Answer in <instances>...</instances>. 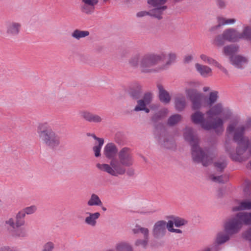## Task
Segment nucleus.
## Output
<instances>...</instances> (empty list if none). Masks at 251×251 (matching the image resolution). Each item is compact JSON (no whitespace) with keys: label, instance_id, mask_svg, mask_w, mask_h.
<instances>
[{"label":"nucleus","instance_id":"nucleus-45","mask_svg":"<svg viewBox=\"0 0 251 251\" xmlns=\"http://www.w3.org/2000/svg\"><path fill=\"white\" fill-rule=\"evenodd\" d=\"M217 6L221 9L226 8V4L224 0H215Z\"/></svg>","mask_w":251,"mask_h":251},{"label":"nucleus","instance_id":"nucleus-55","mask_svg":"<svg viewBox=\"0 0 251 251\" xmlns=\"http://www.w3.org/2000/svg\"><path fill=\"white\" fill-rule=\"evenodd\" d=\"M244 151H245L244 149H243L241 148H239L237 149V152L238 154L241 155L243 153V152H244Z\"/></svg>","mask_w":251,"mask_h":251},{"label":"nucleus","instance_id":"nucleus-32","mask_svg":"<svg viewBox=\"0 0 251 251\" xmlns=\"http://www.w3.org/2000/svg\"><path fill=\"white\" fill-rule=\"evenodd\" d=\"M37 211V207L35 205H31L29 206L25 207L23 210L18 211L17 213L22 214L23 216H21V218L25 219L26 215H29L34 214Z\"/></svg>","mask_w":251,"mask_h":251},{"label":"nucleus","instance_id":"nucleus-51","mask_svg":"<svg viewBox=\"0 0 251 251\" xmlns=\"http://www.w3.org/2000/svg\"><path fill=\"white\" fill-rule=\"evenodd\" d=\"M147 15L150 16V11H140L136 14V16L138 17H142L147 16Z\"/></svg>","mask_w":251,"mask_h":251},{"label":"nucleus","instance_id":"nucleus-54","mask_svg":"<svg viewBox=\"0 0 251 251\" xmlns=\"http://www.w3.org/2000/svg\"><path fill=\"white\" fill-rule=\"evenodd\" d=\"M0 251H12V250L8 247H3L0 248Z\"/></svg>","mask_w":251,"mask_h":251},{"label":"nucleus","instance_id":"nucleus-36","mask_svg":"<svg viewBox=\"0 0 251 251\" xmlns=\"http://www.w3.org/2000/svg\"><path fill=\"white\" fill-rule=\"evenodd\" d=\"M199 58L203 63H207L214 66H215L217 62L216 60L203 53L200 54Z\"/></svg>","mask_w":251,"mask_h":251},{"label":"nucleus","instance_id":"nucleus-27","mask_svg":"<svg viewBox=\"0 0 251 251\" xmlns=\"http://www.w3.org/2000/svg\"><path fill=\"white\" fill-rule=\"evenodd\" d=\"M93 137L96 140L95 145L93 147V151L95 153L96 157H99L100 156V151L102 146L104 143V140L102 138L97 137L95 135H92Z\"/></svg>","mask_w":251,"mask_h":251},{"label":"nucleus","instance_id":"nucleus-63","mask_svg":"<svg viewBox=\"0 0 251 251\" xmlns=\"http://www.w3.org/2000/svg\"><path fill=\"white\" fill-rule=\"evenodd\" d=\"M0 202H1V200H0Z\"/></svg>","mask_w":251,"mask_h":251},{"label":"nucleus","instance_id":"nucleus-23","mask_svg":"<svg viewBox=\"0 0 251 251\" xmlns=\"http://www.w3.org/2000/svg\"><path fill=\"white\" fill-rule=\"evenodd\" d=\"M239 50V46L235 44H230L226 45L223 48V53L225 56L230 57L234 55L233 54L238 52Z\"/></svg>","mask_w":251,"mask_h":251},{"label":"nucleus","instance_id":"nucleus-1","mask_svg":"<svg viewBox=\"0 0 251 251\" xmlns=\"http://www.w3.org/2000/svg\"><path fill=\"white\" fill-rule=\"evenodd\" d=\"M198 81H188L185 83L184 91L186 97L191 102V108L196 110L191 114V121L201 126H222L227 120L222 116L224 108L221 103L211 106L218 98L217 91L211 92L207 99L205 95L196 90L200 87Z\"/></svg>","mask_w":251,"mask_h":251},{"label":"nucleus","instance_id":"nucleus-11","mask_svg":"<svg viewBox=\"0 0 251 251\" xmlns=\"http://www.w3.org/2000/svg\"><path fill=\"white\" fill-rule=\"evenodd\" d=\"M166 228L168 229V222L164 220L157 221L154 224L152 229L153 236L157 238L163 237L166 233Z\"/></svg>","mask_w":251,"mask_h":251},{"label":"nucleus","instance_id":"nucleus-24","mask_svg":"<svg viewBox=\"0 0 251 251\" xmlns=\"http://www.w3.org/2000/svg\"><path fill=\"white\" fill-rule=\"evenodd\" d=\"M217 26L221 27L226 25H233L237 21L235 18H227L224 16H219L217 18Z\"/></svg>","mask_w":251,"mask_h":251},{"label":"nucleus","instance_id":"nucleus-56","mask_svg":"<svg viewBox=\"0 0 251 251\" xmlns=\"http://www.w3.org/2000/svg\"><path fill=\"white\" fill-rule=\"evenodd\" d=\"M202 90L204 92H206L210 90V88L208 86H204L203 87Z\"/></svg>","mask_w":251,"mask_h":251},{"label":"nucleus","instance_id":"nucleus-22","mask_svg":"<svg viewBox=\"0 0 251 251\" xmlns=\"http://www.w3.org/2000/svg\"><path fill=\"white\" fill-rule=\"evenodd\" d=\"M118 150L115 145L109 143L105 145L103 150V154L107 158L114 157L117 154Z\"/></svg>","mask_w":251,"mask_h":251},{"label":"nucleus","instance_id":"nucleus-53","mask_svg":"<svg viewBox=\"0 0 251 251\" xmlns=\"http://www.w3.org/2000/svg\"><path fill=\"white\" fill-rule=\"evenodd\" d=\"M193 59V56L192 55H188L184 57V61L186 63H189Z\"/></svg>","mask_w":251,"mask_h":251},{"label":"nucleus","instance_id":"nucleus-31","mask_svg":"<svg viewBox=\"0 0 251 251\" xmlns=\"http://www.w3.org/2000/svg\"><path fill=\"white\" fill-rule=\"evenodd\" d=\"M167 9V6H161L160 7H153L150 10V16L153 17L158 19L162 18L163 12Z\"/></svg>","mask_w":251,"mask_h":251},{"label":"nucleus","instance_id":"nucleus-12","mask_svg":"<svg viewBox=\"0 0 251 251\" xmlns=\"http://www.w3.org/2000/svg\"><path fill=\"white\" fill-rule=\"evenodd\" d=\"M21 24L16 22H9L6 24V33L8 36L13 38L17 36L21 30Z\"/></svg>","mask_w":251,"mask_h":251},{"label":"nucleus","instance_id":"nucleus-44","mask_svg":"<svg viewBox=\"0 0 251 251\" xmlns=\"http://www.w3.org/2000/svg\"><path fill=\"white\" fill-rule=\"evenodd\" d=\"M226 163L225 162L217 161L215 163V166L216 169L219 171H221L226 167Z\"/></svg>","mask_w":251,"mask_h":251},{"label":"nucleus","instance_id":"nucleus-33","mask_svg":"<svg viewBox=\"0 0 251 251\" xmlns=\"http://www.w3.org/2000/svg\"><path fill=\"white\" fill-rule=\"evenodd\" d=\"M247 209H251V201L245 200L241 201L238 206H234L232 207L233 211H237Z\"/></svg>","mask_w":251,"mask_h":251},{"label":"nucleus","instance_id":"nucleus-39","mask_svg":"<svg viewBox=\"0 0 251 251\" xmlns=\"http://www.w3.org/2000/svg\"><path fill=\"white\" fill-rule=\"evenodd\" d=\"M237 126H228L227 128V131L234 135V138H237L238 136H241L243 133L242 128H236Z\"/></svg>","mask_w":251,"mask_h":251},{"label":"nucleus","instance_id":"nucleus-50","mask_svg":"<svg viewBox=\"0 0 251 251\" xmlns=\"http://www.w3.org/2000/svg\"><path fill=\"white\" fill-rule=\"evenodd\" d=\"M215 67H216L217 68H218L219 69H220L221 71H222L225 74H227V73H228L227 70L218 61L216 63V64L215 65Z\"/></svg>","mask_w":251,"mask_h":251},{"label":"nucleus","instance_id":"nucleus-38","mask_svg":"<svg viewBox=\"0 0 251 251\" xmlns=\"http://www.w3.org/2000/svg\"><path fill=\"white\" fill-rule=\"evenodd\" d=\"M167 0H148L147 2L150 7H160L166 6L164 4Z\"/></svg>","mask_w":251,"mask_h":251},{"label":"nucleus","instance_id":"nucleus-16","mask_svg":"<svg viewBox=\"0 0 251 251\" xmlns=\"http://www.w3.org/2000/svg\"><path fill=\"white\" fill-rule=\"evenodd\" d=\"M174 105L176 110L183 111L187 105L185 97L182 94H177L174 99Z\"/></svg>","mask_w":251,"mask_h":251},{"label":"nucleus","instance_id":"nucleus-62","mask_svg":"<svg viewBox=\"0 0 251 251\" xmlns=\"http://www.w3.org/2000/svg\"><path fill=\"white\" fill-rule=\"evenodd\" d=\"M250 22H251V18Z\"/></svg>","mask_w":251,"mask_h":251},{"label":"nucleus","instance_id":"nucleus-60","mask_svg":"<svg viewBox=\"0 0 251 251\" xmlns=\"http://www.w3.org/2000/svg\"><path fill=\"white\" fill-rule=\"evenodd\" d=\"M101 209L104 211H105L106 210V208L104 206L101 207Z\"/></svg>","mask_w":251,"mask_h":251},{"label":"nucleus","instance_id":"nucleus-58","mask_svg":"<svg viewBox=\"0 0 251 251\" xmlns=\"http://www.w3.org/2000/svg\"><path fill=\"white\" fill-rule=\"evenodd\" d=\"M142 111H144L147 113H149L150 112V109L147 107V106L145 107V109H143Z\"/></svg>","mask_w":251,"mask_h":251},{"label":"nucleus","instance_id":"nucleus-9","mask_svg":"<svg viewBox=\"0 0 251 251\" xmlns=\"http://www.w3.org/2000/svg\"><path fill=\"white\" fill-rule=\"evenodd\" d=\"M79 117L84 120L97 124H103V118L100 115L93 113L90 111L83 109L79 112Z\"/></svg>","mask_w":251,"mask_h":251},{"label":"nucleus","instance_id":"nucleus-57","mask_svg":"<svg viewBox=\"0 0 251 251\" xmlns=\"http://www.w3.org/2000/svg\"><path fill=\"white\" fill-rule=\"evenodd\" d=\"M246 122L247 125L251 126V117H248Z\"/></svg>","mask_w":251,"mask_h":251},{"label":"nucleus","instance_id":"nucleus-17","mask_svg":"<svg viewBox=\"0 0 251 251\" xmlns=\"http://www.w3.org/2000/svg\"><path fill=\"white\" fill-rule=\"evenodd\" d=\"M157 87L158 90L159 99L162 103L167 104L171 100V96L169 93L166 91L161 84H157Z\"/></svg>","mask_w":251,"mask_h":251},{"label":"nucleus","instance_id":"nucleus-52","mask_svg":"<svg viewBox=\"0 0 251 251\" xmlns=\"http://www.w3.org/2000/svg\"><path fill=\"white\" fill-rule=\"evenodd\" d=\"M244 237L247 239L251 240V228L244 234Z\"/></svg>","mask_w":251,"mask_h":251},{"label":"nucleus","instance_id":"nucleus-3","mask_svg":"<svg viewBox=\"0 0 251 251\" xmlns=\"http://www.w3.org/2000/svg\"><path fill=\"white\" fill-rule=\"evenodd\" d=\"M37 133L40 140L48 148L55 149L59 146V136L50 128L47 126H39Z\"/></svg>","mask_w":251,"mask_h":251},{"label":"nucleus","instance_id":"nucleus-49","mask_svg":"<svg viewBox=\"0 0 251 251\" xmlns=\"http://www.w3.org/2000/svg\"><path fill=\"white\" fill-rule=\"evenodd\" d=\"M222 176H212L211 177V179L212 180L215 181V182H223L224 181H226L227 180V179L226 178L225 180L222 179Z\"/></svg>","mask_w":251,"mask_h":251},{"label":"nucleus","instance_id":"nucleus-26","mask_svg":"<svg viewBox=\"0 0 251 251\" xmlns=\"http://www.w3.org/2000/svg\"><path fill=\"white\" fill-rule=\"evenodd\" d=\"M168 113L169 110L167 108H162L152 116L151 120L154 123L157 122L165 118Z\"/></svg>","mask_w":251,"mask_h":251},{"label":"nucleus","instance_id":"nucleus-10","mask_svg":"<svg viewBox=\"0 0 251 251\" xmlns=\"http://www.w3.org/2000/svg\"><path fill=\"white\" fill-rule=\"evenodd\" d=\"M118 161L124 167H129L132 165L133 159L130 153V149L124 148L118 153Z\"/></svg>","mask_w":251,"mask_h":251},{"label":"nucleus","instance_id":"nucleus-47","mask_svg":"<svg viewBox=\"0 0 251 251\" xmlns=\"http://www.w3.org/2000/svg\"><path fill=\"white\" fill-rule=\"evenodd\" d=\"M231 126H234L241 124V119L239 117L235 116L230 118Z\"/></svg>","mask_w":251,"mask_h":251},{"label":"nucleus","instance_id":"nucleus-59","mask_svg":"<svg viewBox=\"0 0 251 251\" xmlns=\"http://www.w3.org/2000/svg\"><path fill=\"white\" fill-rule=\"evenodd\" d=\"M185 137L186 139L188 140L190 139V138H189V137H188L186 134L185 135Z\"/></svg>","mask_w":251,"mask_h":251},{"label":"nucleus","instance_id":"nucleus-18","mask_svg":"<svg viewBox=\"0 0 251 251\" xmlns=\"http://www.w3.org/2000/svg\"><path fill=\"white\" fill-rule=\"evenodd\" d=\"M192 155L193 159L197 162H203L206 157L204 152L197 145L192 147Z\"/></svg>","mask_w":251,"mask_h":251},{"label":"nucleus","instance_id":"nucleus-20","mask_svg":"<svg viewBox=\"0 0 251 251\" xmlns=\"http://www.w3.org/2000/svg\"><path fill=\"white\" fill-rule=\"evenodd\" d=\"M240 41L244 40L248 41L251 45V25L243 24L242 31H239Z\"/></svg>","mask_w":251,"mask_h":251},{"label":"nucleus","instance_id":"nucleus-46","mask_svg":"<svg viewBox=\"0 0 251 251\" xmlns=\"http://www.w3.org/2000/svg\"><path fill=\"white\" fill-rule=\"evenodd\" d=\"M54 248V244L50 242H49L45 244L42 251H52Z\"/></svg>","mask_w":251,"mask_h":251},{"label":"nucleus","instance_id":"nucleus-4","mask_svg":"<svg viewBox=\"0 0 251 251\" xmlns=\"http://www.w3.org/2000/svg\"><path fill=\"white\" fill-rule=\"evenodd\" d=\"M97 168L101 172L113 176L124 175L126 172L125 167L116 158H112L108 163H97Z\"/></svg>","mask_w":251,"mask_h":251},{"label":"nucleus","instance_id":"nucleus-35","mask_svg":"<svg viewBox=\"0 0 251 251\" xmlns=\"http://www.w3.org/2000/svg\"><path fill=\"white\" fill-rule=\"evenodd\" d=\"M238 217L239 218L242 225H251V212H240L237 214Z\"/></svg>","mask_w":251,"mask_h":251},{"label":"nucleus","instance_id":"nucleus-34","mask_svg":"<svg viewBox=\"0 0 251 251\" xmlns=\"http://www.w3.org/2000/svg\"><path fill=\"white\" fill-rule=\"evenodd\" d=\"M89 35V32L87 30H81L79 29H75L71 33V36L76 40H80L81 39L85 38Z\"/></svg>","mask_w":251,"mask_h":251},{"label":"nucleus","instance_id":"nucleus-5","mask_svg":"<svg viewBox=\"0 0 251 251\" xmlns=\"http://www.w3.org/2000/svg\"><path fill=\"white\" fill-rule=\"evenodd\" d=\"M240 221L237 214L226 220L224 223V228L226 232L230 234L238 232L243 226Z\"/></svg>","mask_w":251,"mask_h":251},{"label":"nucleus","instance_id":"nucleus-43","mask_svg":"<svg viewBox=\"0 0 251 251\" xmlns=\"http://www.w3.org/2000/svg\"><path fill=\"white\" fill-rule=\"evenodd\" d=\"M147 105L141 100H139L137 101V104L135 106L134 109V111L136 112L142 111L143 109H145V107Z\"/></svg>","mask_w":251,"mask_h":251},{"label":"nucleus","instance_id":"nucleus-40","mask_svg":"<svg viewBox=\"0 0 251 251\" xmlns=\"http://www.w3.org/2000/svg\"><path fill=\"white\" fill-rule=\"evenodd\" d=\"M226 41V40L224 37V32H223L222 34L219 35L215 37L213 41V44L216 46L221 47L225 44Z\"/></svg>","mask_w":251,"mask_h":251},{"label":"nucleus","instance_id":"nucleus-15","mask_svg":"<svg viewBox=\"0 0 251 251\" xmlns=\"http://www.w3.org/2000/svg\"><path fill=\"white\" fill-rule=\"evenodd\" d=\"M196 71L202 77H207L212 75V69L206 65L196 63L195 64Z\"/></svg>","mask_w":251,"mask_h":251},{"label":"nucleus","instance_id":"nucleus-42","mask_svg":"<svg viewBox=\"0 0 251 251\" xmlns=\"http://www.w3.org/2000/svg\"><path fill=\"white\" fill-rule=\"evenodd\" d=\"M153 98V94L151 92L145 93L143 98L141 100L143 101L147 105L149 104L152 101Z\"/></svg>","mask_w":251,"mask_h":251},{"label":"nucleus","instance_id":"nucleus-7","mask_svg":"<svg viewBox=\"0 0 251 251\" xmlns=\"http://www.w3.org/2000/svg\"><path fill=\"white\" fill-rule=\"evenodd\" d=\"M187 223V221L184 219L171 216L168 221V230L170 232L181 234L182 232V230L179 228H175L174 226L180 228L186 225Z\"/></svg>","mask_w":251,"mask_h":251},{"label":"nucleus","instance_id":"nucleus-19","mask_svg":"<svg viewBox=\"0 0 251 251\" xmlns=\"http://www.w3.org/2000/svg\"><path fill=\"white\" fill-rule=\"evenodd\" d=\"M82 2L81 10L86 13L92 12L99 0H81Z\"/></svg>","mask_w":251,"mask_h":251},{"label":"nucleus","instance_id":"nucleus-13","mask_svg":"<svg viewBox=\"0 0 251 251\" xmlns=\"http://www.w3.org/2000/svg\"><path fill=\"white\" fill-rule=\"evenodd\" d=\"M224 36L227 41L238 42L240 41L239 31L234 27H229L224 30Z\"/></svg>","mask_w":251,"mask_h":251},{"label":"nucleus","instance_id":"nucleus-6","mask_svg":"<svg viewBox=\"0 0 251 251\" xmlns=\"http://www.w3.org/2000/svg\"><path fill=\"white\" fill-rule=\"evenodd\" d=\"M21 216L23 217L22 214L17 213L15 215V219L12 217H10L5 221V227L9 232H13L16 229L25 226V220L21 218Z\"/></svg>","mask_w":251,"mask_h":251},{"label":"nucleus","instance_id":"nucleus-8","mask_svg":"<svg viewBox=\"0 0 251 251\" xmlns=\"http://www.w3.org/2000/svg\"><path fill=\"white\" fill-rule=\"evenodd\" d=\"M231 65L239 69H243L248 65L250 60L248 56L241 54H234L229 57Z\"/></svg>","mask_w":251,"mask_h":251},{"label":"nucleus","instance_id":"nucleus-25","mask_svg":"<svg viewBox=\"0 0 251 251\" xmlns=\"http://www.w3.org/2000/svg\"><path fill=\"white\" fill-rule=\"evenodd\" d=\"M142 93V86L139 83H135L129 89V94L134 99H138Z\"/></svg>","mask_w":251,"mask_h":251},{"label":"nucleus","instance_id":"nucleus-41","mask_svg":"<svg viewBox=\"0 0 251 251\" xmlns=\"http://www.w3.org/2000/svg\"><path fill=\"white\" fill-rule=\"evenodd\" d=\"M149 239L144 238V239H139L135 242V246L139 247L141 246L143 248H146L148 245Z\"/></svg>","mask_w":251,"mask_h":251},{"label":"nucleus","instance_id":"nucleus-30","mask_svg":"<svg viewBox=\"0 0 251 251\" xmlns=\"http://www.w3.org/2000/svg\"><path fill=\"white\" fill-rule=\"evenodd\" d=\"M232 234L228 233V232H219L216 236L215 239V243L218 245H220L225 243L229 240L230 236Z\"/></svg>","mask_w":251,"mask_h":251},{"label":"nucleus","instance_id":"nucleus-14","mask_svg":"<svg viewBox=\"0 0 251 251\" xmlns=\"http://www.w3.org/2000/svg\"><path fill=\"white\" fill-rule=\"evenodd\" d=\"M100 216V214L99 212H86L84 219V223L90 227H95L98 223V220Z\"/></svg>","mask_w":251,"mask_h":251},{"label":"nucleus","instance_id":"nucleus-21","mask_svg":"<svg viewBox=\"0 0 251 251\" xmlns=\"http://www.w3.org/2000/svg\"><path fill=\"white\" fill-rule=\"evenodd\" d=\"M107 251H134L132 246L126 241H120L117 243L114 249H110Z\"/></svg>","mask_w":251,"mask_h":251},{"label":"nucleus","instance_id":"nucleus-29","mask_svg":"<svg viewBox=\"0 0 251 251\" xmlns=\"http://www.w3.org/2000/svg\"><path fill=\"white\" fill-rule=\"evenodd\" d=\"M132 231L134 234H138L140 232L144 236V238L149 239L150 230L148 228L136 224L135 227L132 229Z\"/></svg>","mask_w":251,"mask_h":251},{"label":"nucleus","instance_id":"nucleus-48","mask_svg":"<svg viewBox=\"0 0 251 251\" xmlns=\"http://www.w3.org/2000/svg\"><path fill=\"white\" fill-rule=\"evenodd\" d=\"M156 212V210L155 208H148L144 209L140 212V213L144 215H151Z\"/></svg>","mask_w":251,"mask_h":251},{"label":"nucleus","instance_id":"nucleus-37","mask_svg":"<svg viewBox=\"0 0 251 251\" xmlns=\"http://www.w3.org/2000/svg\"><path fill=\"white\" fill-rule=\"evenodd\" d=\"M182 116L178 114H175L171 116L168 119V124L173 126L178 124L182 120Z\"/></svg>","mask_w":251,"mask_h":251},{"label":"nucleus","instance_id":"nucleus-61","mask_svg":"<svg viewBox=\"0 0 251 251\" xmlns=\"http://www.w3.org/2000/svg\"><path fill=\"white\" fill-rule=\"evenodd\" d=\"M205 127H206V128H205V129H209V128H207L208 126H205Z\"/></svg>","mask_w":251,"mask_h":251},{"label":"nucleus","instance_id":"nucleus-28","mask_svg":"<svg viewBox=\"0 0 251 251\" xmlns=\"http://www.w3.org/2000/svg\"><path fill=\"white\" fill-rule=\"evenodd\" d=\"M89 206H101L102 202L100 197L96 194H92L87 201Z\"/></svg>","mask_w":251,"mask_h":251},{"label":"nucleus","instance_id":"nucleus-2","mask_svg":"<svg viewBox=\"0 0 251 251\" xmlns=\"http://www.w3.org/2000/svg\"><path fill=\"white\" fill-rule=\"evenodd\" d=\"M166 57L164 51L158 53L149 52L142 55L139 52L133 54L128 60L129 66L134 69H139L143 73H155L166 70L167 66L173 62L176 58L175 53L170 52L165 64L157 65L163 61Z\"/></svg>","mask_w":251,"mask_h":251}]
</instances>
